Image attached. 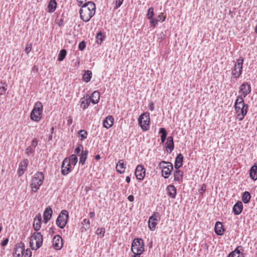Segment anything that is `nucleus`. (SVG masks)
Masks as SVG:
<instances>
[{"instance_id": "20e7f679", "label": "nucleus", "mask_w": 257, "mask_h": 257, "mask_svg": "<svg viewBox=\"0 0 257 257\" xmlns=\"http://www.w3.org/2000/svg\"><path fill=\"white\" fill-rule=\"evenodd\" d=\"M44 179V176L42 172H37L32 179L31 187L32 191L37 192L40 187L42 185Z\"/></svg>"}, {"instance_id": "72a5a7b5", "label": "nucleus", "mask_w": 257, "mask_h": 257, "mask_svg": "<svg viewBox=\"0 0 257 257\" xmlns=\"http://www.w3.org/2000/svg\"><path fill=\"white\" fill-rule=\"evenodd\" d=\"M81 224L83 225H84V226H82L81 228L82 232L86 231L90 227V222L89 220L87 219H83V221L81 222Z\"/></svg>"}, {"instance_id": "603ef678", "label": "nucleus", "mask_w": 257, "mask_h": 257, "mask_svg": "<svg viewBox=\"0 0 257 257\" xmlns=\"http://www.w3.org/2000/svg\"><path fill=\"white\" fill-rule=\"evenodd\" d=\"M38 145V141L36 138H34L32 141V145L31 147L35 149V148Z\"/></svg>"}, {"instance_id": "1a4fd4ad", "label": "nucleus", "mask_w": 257, "mask_h": 257, "mask_svg": "<svg viewBox=\"0 0 257 257\" xmlns=\"http://www.w3.org/2000/svg\"><path fill=\"white\" fill-rule=\"evenodd\" d=\"M138 122L144 131L149 130L150 122V114L149 113H144L138 118Z\"/></svg>"}, {"instance_id": "a19ab883", "label": "nucleus", "mask_w": 257, "mask_h": 257, "mask_svg": "<svg viewBox=\"0 0 257 257\" xmlns=\"http://www.w3.org/2000/svg\"><path fill=\"white\" fill-rule=\"evenodd\" d=\"M105 232V229L104 227L98 228L96 230V233L101 237H103Z\"/></svg>"}, {"instance_id": "864d4df0", "label": "nucleus", "mask_w": 257, "mask_h": 257, "mask_svg": "<svg viewBox=\"0 0 257 257\" xmlns=\"http://www.w3.org/2000/svg\"><path fill=\"white\" fill-rule=\"evenodd\" d=\"M32 49V45L31 44H28L27 45L25 49V52L27 53V54H28L31 50Z\"/></svg>"}, {"instance_id": "3c124183", "label": "nucleus", "mask_w": 257, "mask_h": 257, "mask_svg": "<svg viewBox=\"0 0 257 257\" xmlns=\"http://www.w3.org/2000/svg\"><path fill=\"white\" fill-rule=\"evenodd\" d=\"M86 47V44L84 41H81L78 46V48L80 51H83Z\"/></svg>"}, {"instance_id": "39448f33", "label": "nucleus", "mask_w": 257, "mask_h": 257, "mask_svg": "<svg viewBox=\"0 0 257 257\" xmlns=\"http://www.w3.org/2000/svg\"><path fill=\"white\" fill-rule=\"evenodd\" d=\"M43 110L42 103L40 101L36 102L30 113L31 119L36 122L39 121L42 118Z\"/></svg>"}, {"instance_id": "4be33fe9", "label": "nucleus", "mask_w": 257, "mask_h": 257, "mask_svg": "<svg viewBox=\"0 0 257 257\" xmlns=\"http://www.w3.org/2000/svg\"><path fill=\"white\" fill-rule=\"evenodd\" d=\"M114 122V118L111 115H108L103 122V126L108 129L111 127Z\"/></svg>"}, {"instance_id": "de8ad7c7", "label": "nucleus", "mask_w": 257, "mask_h": 257, "mask_svg": "<svg viewBox=\"0 0 257 257\" xmlns=\"http://www.w3.org/2000/svg\"><path fill=\"white\" fill-rule=\"evenodd\" d=\"M25 152L27 155L29 156L30 154L33 153L35 152V149L32 147L29 146L26 148Z\"/></svg>"}, {"instance_id": "6e6552de", "label": "nucleus", "mask_w": 257, "mask_h": 257, "mask_svg": "<svg viewBox=\"0 0 257 257\" xmlns=\"http://www.w3.org/2000/svg\"><path fill=\"white\" fill-rule=\"evenodd\" d=\"M159 167L162 169V175L165 178H168L173 169L172 164L169 162L163 161L159 164Z\"/></svg>"}, {"instance_id": "69168bd1", "label": "nucleus", "mask_w": 257, "mask_h": 257, "mask_svg": "<svg viewBox=\"0 0 257 257\" xmlns=\"http://www.w3.org/2000/svg\"><path fill=\"white\" fill-rule=\"evenodd\" d=\"M125 181L127 183H130L131 181V178L129 176H127L125 178Z\"/></svg>"}, {"instance_id": "e2e57ef3", "label": "nucleus", "mask_w": 257, "mask_h": 257, "mask_svg": "<svg viewBox=\"0 0 257 257\" xmlns=\"http://www.w3.org/2000/svg\"><path fill=\"white\" fill-rule=\"evenodd\" d=\"M206 190V187L204 185H203L200 189V193L202 194L203 192H205Z\"/></svg>"}, {"instance_id": "338daca9", "label": "nucleus", "mask_w": 257, "mask_h": 257, "mask_svg": "<svg viewBox=\"0 0 257 257\" xmlns=\"http://www.w3.org/2000/svg\"><path fill=\"white\" fill-rule=\"evenodd\" d=\"M95 159L96 160H99L100 159V156L99 155H97L95 156Z\"/></svg>"}, {"instance_id": "bf43d9fd", "label": "nucleus", "mask_w": 257, "mask_h": 257, "mask_svg": "<svg viewBox=\"0 0 257 257\" xmlns=\"http://www.w3.org/2000/svg\"><path fill=\"white\" fill-rule=\"evenodd\" d=\"M231 252H234V254H236V255H239L240 252V250L238 249V247L235 249V250L233 251H232Z\"/></svg>"}, {"instance_id": "473e14b6", "label": "nucleus", "mask_w": 257, "mask_h": 257, "mask_svg": "<svg viewBox=\"0 0 257 257\" xmlns=\"http://www.w3.org/2000/svg\"><path fill=\"white\" fill-rule=\"evenodd\" d=\"M88 154V151L87 150H85L84 151H82L80 155L79 163L82 164V165H84L85 164V161L87 159V155Z\"/></svg>"}, {"instance_id": "f8f14e48", "label": "nucleus", "mask_w": 257, "mask_h": 257, "mask_svg": "<svg viewBox=\"0 0 257 257\" xmlns=\"http://www.w3.org/2000/svg\"><path fill=\"white\" fill-rule=\"evenodd\" d=\"M71 171V165L68 158H65L62 163L61 173L64 176L68 175Z\"/></svg>"}, {"instance_id": "6e6d98bb", "label": "nucleus", "mask_w": 257, "mask_h": 257, "mask_svg": "<svg viewBox=\"0 0 257 257\" xmlns=\"http://www.w3.org/2000/svg\"><path fill=\"white\" fill-rule=\"evenodd\" d=\"M8 242H9V238H5V239H4V240L1 243L2 246H6L8 244Z\"/></svg>"}, {"instance_id": "f257e3e1", "label": "nucleus", "mask_w": 257, "mask_h": 257, "mask_svg": "<svg viewBox=\"0 0 257 257\" xmlns=\"http://www.w3.org/2000/svg\"><path fill=\"white\" fill-rule=\"evenodd\" d=\"M95 12L96 6L93 2L85 3L81 6L79 10L80 18L84 22H87L95 15Z\"/></svg>"}, {"instance_id": "f03ea898", "label": "nucleus", "mask_w": 257, "mask_h": 257, "mask_svg": "<svg viewBox=\"0 0 257 257\" xmlns=\"http://www.w3.org/2000/svg\"><path fill=\"white\" fill-rule=\"evenodd\" d=\"M234 108L237 113L239 120H243L247 112L248 105L245 104L241 96H237L235 102Z\"/></svg>"}, {"instance_id": "2eb2a0df", "label": "nucleus", "mask_w": 257, "mask_h": 257, "mask_svg": "<svg viewBox=\"0 0 257 257\" xmlns=\"http://www.w3.org/2000/svg\"><path fill=\"white\" fill-rule=\"evenodd\" d=\"M157 215L158 212H154L153 214L149 217L148 221V226L151 231H154L157 224Z\"/></svg>"}, {"instance_id": "c9c22d12", "label": "nucleus", "mask_w": 257, "mask_h": 257, "mask_svg": "<svg viewBox=\"0 0 257 257\" xmlns=\"http://www.w3.org/2000/svg\"><path fill=\"white\" fill-rule=\"evenodd\" d=\"M159 133L161 134V143H164L166 139V137L167 136V131L164 128H161L159 130Z\"/></svg>"}, {"instance_id": "b1692460", "label": "nucleus", "mask_w": 257, "mask_h": 257, "mask_svg": "<svg viewBox=\"0 0 257 257\" xmlns=\"http://www.w3.org/2000/svg\"><path fill=\"white\" fill-rule=\"evenodd\" d=\"M116 170L119 174H123L125 172L126 164H124L122 160H119L116 165Z\"/></svg>"}, {"instance_id": "774afa93", "label": "nucleus", "mask_w": 257, "mask_h": 257, "mask_svg": "<svg viewBox=\"0 0 257 257\" xmlns=\"http://www.w3.org/2000/svg\"><path fill=\"white\" fill-rule=\"evenodd\" d=\"M140 255L141 254L133 253V257H141Z\"/></svg>"}, {"instance_id": "f704fd0d", "label": "nucleus", "mask_w": 257, "mask_h": 257, "mask_svg": "<svg viewBox=\"0 0 257 257\" xmlns=\"http://www.w3.org/2000/svg\"><path fill=\"white\" fill-rule=\"evenodd\" d=\"M250 198L251 195L248 192L245 191L243 192L242 196V200L244 203H248L250 201Z\"/></svg>"}, {"instance_id": "e433bc0d", "label": "nucleus", "mask_w": 257, "mask_h": 257, "mask_svg": "<svg viewBox=\"0 0 257 257\" xmlns=\"http://www.w3.org/2000/svg\"><path fill=\"white\" fill-rule=\"evenodd\" d=\"M67 51L65 49H62L60 51L58 56V61H62L65 58Z\"/></svg>"}, {"instance_id": "4c0bfd02", "label": "nucleus", "mask_w": 257, "mask_h": 257, "mask_svg": "<svg viewBox=\"0 0 257 257\" xmlns=\"http://www.w3.org/2000/svg\"><path fill=\"white\" fill-rule=\"evenodd\" d=\"M105 37L101 32L98 33L96 36V41L97 44H100L103 41Z\"/></svg>"}, {"instance_id": "680f3d73", "label": "nucleus", "mask_w": 257, "mask_h": 257, "mask_svg": "<svg viewBox=\"0 0 257 257\" xmlns=\"http://www.w3.org/2000/svg\"><path fill=\"white\" fill-rule=\"evenodd\" d=\"M127 199L130 201L133 202L134 200V197L133 195H130L128 196Z\"/></svg>"}, {"instance_id": "c03bdc74", "label": "nucleus", "mask_w": 257, "mask_h": 257, "mask_svg": "<svg viewBox=\"0 0 257 257\" xmlns=\"http://www.w3.org/2000/svg\"><path fill=\"white\" fill-rule=\"evenodd\" d=\"M82 151H83V146L81 144H79L77 145V147L75 148L74 152L76 154L78 155L80 153V152H82Z\"/></svg>"}, {"instance_id": "4468645a", "label": "nucleus", "mask_w": 257, "mask_h": 257, "mask_svg": "<svg viewBox=\"0 0 257 257\" xmlns=\"http://www.w3.org/2000/svg\"><path fill=\"white\" fill-rule=\"evenodd\" d=\"M52 244L55 249H61L63 245V239L61 236L59 235H55L53 238Z\"/></svg>"}, {"instance_id": "393cba45", "label": "nucleus", "mask_w": 257, "mask_h": 257, "mask_svg": "<svg viewBox=\"0 0 257 257\" xmlns=\"http://www.w3.org/2000/svg\"><path fill=\"white\" fill-rule=\"evenodd\" d=\"M167 191L168 192V195L172 198H175L177 193V190L176 187L173 185H169L167 187Z\"/></svg>"}, {"instance_id": "423d86ee", "label": "nucleus", "mask_w": 257, "mask_h": 257, "mask_svg": "<svg viewBox=\"0 0 257 257\" xmlns=\"http://www.w3.org/2000/svg\"><path fill=\"white\" fill-rule=\"evenodd\" d=\"M243 61L244 58L242 57H240L236 60V62L231 70V75L234 78H238L241 75Z\"/></svg>"}, {"instance_id": "2f4dec72", "label": "nucleus", "mask_w": 257, "mask_h": 257, "mask_svg": "<svg viewBox=\"0 0 257 257\" xmlns=\"http://www.w3.org/2000/svg\"><path fill=\"white\" fill-rule=\"evenodd\" d=\"M92 72L90 70L85 71L82 76L83 80L87 83L89 82L92 78Z\"/></svg>"}, {"instance_id": "a211bd4d", "label": "nucleus", "mask_w": 257, "mask_h": 257, "mask_svg": "<svg viewBox=\"0 0 257 257\" xmlns=\"http://www.w3.org/2000/svg\"><path fill=\"white\" fill-rule=\"evenodd\" d=\"M42 225V216L41 214L39 213L36 215L34 219L33 227L35 231H39Z\"/></svg>"}, {"instance_id": "ea45409f", "label": "nucleus", "mask_w": 257, "mask_h": 257, "mask_svg": "<svg viewBox=\"0 0 257 257\" xmlns=\"http://www.w3.org/2000/svg\"><path fill=\"white\" fill-rule=\"evenodd\" d=\"M78 133L81 137V140L82 141L87 138L88 133L86 131L84 130H81L79 131Z\"/></svg>"}, {"instance_id": "a878e982", "label": "nucleus", "mask_w": 257, "mask_h": 257, "mask_svg": "<svg viewBox=\"0 0 257 257\" xmlns=\"http://www.w3.org/2000/svg\"><path fill=\"white\" fill-rule=\"evenodd\" d=\"M215 232L218 235H222L223 234L224 229L222 223L221 222L217 221L215 225Z\"/></svg>"}, {"instance_id": "412c9836", "label": "nucleus", "mask_w": 257, "mask_h": 257, "mask_svg": "<svg viewBox=\"0 0 257 257\" xmlns=\"http://www.w3.org/2000/svg\"><path fill=\"white\" fill-rule=\"evenodd\" d=\"M166 149L169 153H171L174 149V144L173 141V137L172 136H169L167 139V141L165 144Z\"/></svg>"}, {"instance_id": "9b49d317", "label": "nucleus", "mask_w": 257, "mask_h": 257, "mask_svg": "<svg viewBox=\"0 0 257 257\" xmlns=\"http://www.w3.org/2000/svg\"><path fill=\"white\" fill-rule=\"evenodd\" d=\"M251 92V86L247 82H243L239 87V93L241 94V96L245 97Z\"/></svg>"}, {"instance_id": "c85d7f7f", "label": "nucleus", "mask_w": 257, "mask_h": 257, "mask_svg": "<svg viewBox=\"0 0 257 257\" xmlns=\"http://www.w3.org/2000/svg\"><path fill=\"white\" fill-rule=\"evenodd\" d=\"M91 101L88 98V95H86L80 100V107L83 109H86L88 107Z\"/></svg>"}, {"instance_id": "6ab92c4d", "label": "nucleus", "mask_w": 257, "mask_h": 257, "mask_svg": "<svg viewBox=\"0 0 257 257\" xmlns=\"http://www.w3.org/2000/svg\"><path fill=\"white\" fill-rule=\"evenodd\" d=\"M53 210L50 206L47 207L44 210L43 214L44 221L47 223L51 218Z\"/></svg>"}, {"instance_id": "5fc2aeb1", "label": "nucleus", "mask_w": 257, "mask_h": 257, "mask_svg": "<svg viewBox=\"0 0 257 257\" xmlns=\"http://www.w3.org/2000/svg\"><path fill=\"white\" fill-rule=\"evenodd\" d=\"M148 107L149 108V109L151 111H153L155 109V106H154V102L153 101L149 102V103L148 104Z\"/></svg>"}, {"instance_id": "49530a36", "label": "nucleus", "mask_w": 257, "mask_h": 257, "mask_svg": "<svg viewBox=\"0 0 257 257\" xmlns=\"http://www.w3.org/2000/svg\"><path fill=\"white\" fill-rule=\"evenodd\" d=\"M123 1L124 0H115L114 9L117 10V9H118L122 4Z\"/></svg>"}, {"instance_id": "8fccbe9b", "label": "nucleus", "mask_w": 257, "mask_h": 257, "mask_svg": "<svg viewBox=\"0 0 257 257\" xmlns=\"http://www.w3.org/2000/svg\"><path fill=\"white\" fill-rule=\"evenodd\" d=\"M24 257H31L32 256V251L30 249L27 248L24 252L23 254Z\"/></svg>"}, {"instance_id": "a18cd8bd", "label": "nucleus", "mask_w": 257, "mask_h": 257, "mask_svg": "<svg viewBox=\"0 0 257 257\" xmlns=\"http://www.w3.org/2000/svg\"><path fill=\"white\" fill-rule=\"evenodd\" d=\"M156 19L159 22H163L166 20V16L164 15V13H161Z\"/></svg>"}, {"instance_id": "aec40b11", "label": "nucleus", "mask_w": 257, "mask_h": 257, "mask_svg": "<svg viewBox=\"0 0 257 257\" xmlns=\"http://www.w3.org/2000/svg\"><path fill=\"white\" fill-rule=\"evenodd\" d=\"M243 210V204L242 203L238 201H237L233 206L232 208V211L233 213L236 215H238L240 214Z\"/></svg>"}, {"instance_id": "9d476101", "label": "nucleus", "mask_w": 257, "mask_h": 257, "mask_svg": "<svg viewBox=\"0 0 257 257\" xmlns=\"http://www.w3.org/2000/svg\"><path fill=\"white\" fill-rule=\"evenodd\" d=\"M69 218L68 212L67 210L61 211L56 220V224L60 228H64L68 221Z\"/></svg>"}, {"instance_id": "7ed1b4c3", "label": "nucleus", "mask_w": 257, "mask_h": 257, "mask_svg": "<svg viewBox=\"0 0 257 257\" xmlns=\"http://www.w3.org/2000/svg\"><path fill=\"white\" fill-rule=\"evenodd\" d=\"M43 241V235L41 233L35 232L31 236L30 246L32 249L36 250L42 246Z\"/></svg>"}, {"instance_id": "f3484780", "label": "nucleus", "mask_w": 257, "mask_h": 257, "mask_svg": "<svg viewBox=\"0 0 257 257\" xmlns=\"http://www.w3.org/2000/svg\"><path fill=\"white\" fill-rule=\"evenodd\" d=\"M28 163L29 161L27 159H23V161L20 163L18 170V173L19 176H21L24 174L25 171L27 169Z\"/></svg>"}, {"instance_id": "58836bf2", "label": "nucleus", "mask_w": 257, "mask_h": 257, "mask_svg": "<svg viewBox=\"0 0 257 257\" xmlns=\"http://www.w3.org/2000/svg\"><path fill=\"white\" fill-rule=\"evenodd\" d=\"M68 159L70 161V164L73 166H75L78 162L77 157L74 154L71 155Z\"/></svg>"}, {"instance_id": "ddd939ff", "label": "nucleus", "mask_w": 257, "mask_h": 257, "mask_svg": "<svg viewBox=\"0 0 257 257\" xmlns=\"http://www.w3.org/2000/svg\"><path fill=\"white\" fill-rule=\"evenodd\" d=\"M25 251V244L21 242L15 245L13 256L14 257H23Z\"/></svg>"}, {"instance_id": "bb28decb", "label": "nucleus", "mask_w": 257, "mask_h": 257, "mask_svg": "<svg viewBox=\"0 0 257 257\" xmlns=\"http://www.w3.org/2000/svg\"><path fill=\"white\" fill-rule=\"evenodd\" d=\"M183 158L184 157L182 154L180 153L177 155L174 165V167L176 169H179V168L182 166Z\"/></svg>"}, {"instance_id": "052dcab7", "label": "nucleus", "mask_w": 257, "mask_h": 257, "mask_svg": "<svg viewBox=\"0 0 257 257\" xmlns=\"http://www.w3.org/2000/svg\"><path fill=\"white\" fill-rule=\"evenodd\" d=\"M228 257H239V255H236L234 252H231L228 254Z\"/></svg>"}, {"instance_id": "dca6fc26", "label": "nucleus", "mask_w": 257, "mask_h": 257, "mask_svg": "<svg viewBox=\"0 0 257 257\" xmlns=\"http://www.w3.org/2000/svg\"><path fill=\"white\" fill-rule=\"evenodd\" d=\"M146 170L142 165H138L135 170V175L137 179L142 180L145 176Z\"/></svg>"}, {"instance_id": "c756f323", "label": "nucleus", "mask_w": 257, "mask_h": 257, "mask_svg": "<svg viewBox=\"0 0 257 257\" xmlns=\"http://www.w3.org/2000/svg\"><path fill=\"white\" fill-rule=\"evenodd\" d=\"M249 176L251 179L255 181L257 180V164H254L250 169Z\"/></svg>"}, {"instance_id": "0eeeda50", "label": "nucleus", "mask_w": 257, "mask_h": 257, "mask_svg": "<svg viewBox=\"0 0 257 257\" xmlns=\"http://www.w3.org/2000/svg\"><path fill=\"white\" fill-rule=\"evenodd\" d=\"M133 253L141 254L144 251V242L142 238H135L132 243Z\"/></svg>"}, {"instance_id": "cd10ccee", "label": "nucleus", "mask_w": 257, "mask_h": 257, "mask_svg": "<svg viewBox=\"0 0 257 257\" xmlns=\"http://www.w3.org/2000/svg\"><path fill=\"white\" fill-rule=\"evenodd\" d=\"M183 172L182 171L178 169H176L174 172V179L176 181L180 182L183 180Z\"/></svg>"}, {"instance_id": "13d9d810", "label": "nucleus", "mask_w": 257, "mask_h": 257, "mask_svg": "<svg viewBox=\"0 0 257 257\" xmlns=\"http://www.w3.org/2000/svg\"><path fill=\"white\" fill-rule=\"evenodd\" d=\"M95 215V212L94 211L90 212L89 213V216L90 218H93L94 217Z\"/></svg>"}, {"instance_id": "5701e85b", "label": "nucleus", "mask_w": 257, "mask_h": 257, "mask_svg": "<svg viewBox=\"0 0 257 257\" xmlns=\"http://www.w3.org/2000/svg\"><path fill=\"white\" fill-rule=\"evenodd\" d=\"M88 98L93 104H97L100 99V93L97 91H94L90 96L88 95Z\"/></svg>"}, {"instance_id": "0e129e2a", "label": "nucleus", "mask_w": 257, "mask_h": 257, "mask_svg": "<svg viewBox=\"0 0 257 257\" xmlns=\"http://www.w3.org/2000/svg\"><path fill=\"white\" fill-rule=\"evenodd\" d=\"M86 1L87 0H77V2L80 4L79 6L81 7L82 6L81 5L83 4L84 2L86 3Z\"/></svg>"}, {"instance_id": "79ce46f5", "label": "nucleus", "mask_w": 257, "mask_h": 257, "mask_svg": "<svg viewBox=\"0 0 257 257\" xmlns=\"http://www.w3.org/2000/svg\"><path fill=\"white\" fill-rule=\"evenodd\" d=\"M154 15H155V13L154 12V8L153 7H150L148 9V13L147 14V18L148 19H152V18H153Z\"/></svg>"}, {"instance_id": "4d7b16f0", "label": "nucleus", "mask_w": 257, "mask_h": 257, "mask_svg": "<svg viewBox=\"0 0 257 257\" xmlns=\"http://www.w3.org/2000/svg\"><path fill=\"white\" fill-rule=\"evenodd\" d=\"M49 233L51 235H52L55 233L54 229L52 227L49 228Z\"/></svg>"}, {"instance_id": "37998d69", "label": "nucleus", "mask_w": 257, "mask_h": 257, "mask_svg": "<svg viewBox=\"0 0 257 257\" xmlns=\"http://www.w3.org/2000/svg\"><path fill=\"white\" fill-rule=\"evenodd\" d=\"M150 26L154 28L156 27V24L159 22L156 18L149 19Z\"/></svg>"}, {"instance_id": "7c9ffc66", "label": "nucleus", "mask_w": 257, "mask_h": 257, "mask_svg": "<svg viewBox=\"0 0 257 257\" xmlns=\"http://www.w3.org/2000/svg\"><path fill=\"white\" fill-rule=\"evenodd\" d=\"M57 7V3L56 0H50L48 5V11L49 13L54 12Z\"/></svg>"}, {"instance_id": "09e8293b", "label": "nucleus", "mask_w": 257, "mask_h": 257, "mask_svg": "<svg viewBox=\"0 0 257 257\" xmlns=\"http://www.w3.org/2000/svg\"><path fill=\"white\" fill-rule=\"evenodd\" d=\"M7 85L5 83L2 84V86H0V95L4 94L7 90Z\"/></svg>"}]
</instances>
